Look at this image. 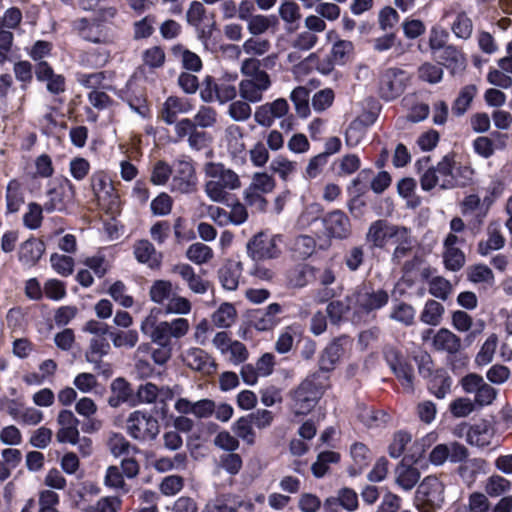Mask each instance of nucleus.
<instances>
[{"mask_svg": "<svg viewBox=\"0 0 512 512\" xmlns=\"http://www.w3.org/2000/svg\"><path fill=\"white\" fill-rule=\"evenodd\" d=\"M260 67L261 61L255 57L245 58L241 62L240 72L243 79L239 82L238 91L240 97L247 102H261L272 86L270 75Z\"/></svg>", "mask_w": 512, "mask_h": 512, "instance_id": "f257e3e1", "label": "nucleus"}, {"mask_svg": "<svg viewBox=\"0 0 512 512\" xmlns=\"http://www.w3.org/2000/svg\"><path fill=\"white\" fill-rule=\"evenodd\" d=\"M159 313L158 308H152L140 324L142 334L147 336L151 342L171 345L172 339H181L188 334L190 324L186 318L158 321Z\"/></svg>", "mask_w": 512, "mask_h": 512, "instance_id": "f03ea898", "label": "nucleus"}, {"mask_svg": "<svg viewBox=\"0 0 512 512\" xmlns=\"http://www.w3.org/2000/svg\"><path fill=\"white\" fill-rule=\"evenodd\" d=\"M204 173L207 179L204 184V191L212 202L226 203L229 198V191L241 187L238 174L221 163H207L204 166Z\"/></svg>", "mask_w": 512, "mask_h": 512, "instance_id": "7ed1b4c3", "label": "nucleus"}, {"mask_svg": "<svg viewBox=\"0 0 512 512\" xmlns=\"http://www.w3.org/2000/svg\"><path fill=\"white\" fill-rule=\"evenodd\" d=\"M324 392L320 377L313 376L304 380L293 395V411L297 415L308 414L317 404Z\"/></svg>", "mask_w": 512, "mask_h": 512, "instance_id": "20e7f679", "label": "nucleus"}, {"mask_svg": "<svg viewBox=\"0 0 512 512\" xmlns=\"http://www.w3.org/2000/svg\"><path fill=\"white\" fill-rule=\"evenodd\" d=\"M444 491L445 486L437 476L425 477L416 490V506L424 512L441 507L445 500Z\"/></svg>", "mask_w": 512, "mask_h": 512, "instance_id": "39448f33", "label": "nucleus"}, {"mask_svg": "<svg viewBox=\"0 0 512 512\" xmlns=\"http://www.w3.org/2000/svg\"><path fill=\"white\" fill-rule=\"evenodd\" d=\"M126 431L137 441H153L160 432V426L151 414L136 410L126 420Z\"/></svg>", "mask_w": 512, "mask_h": 512, "instance_id": "423d86ee", "label": "nucleus"}, {"mask_svg": "<svg viewBox=\"0 0 512 512\" xmlns=\"http://www.w3.org/2000/svg\"><path fill=\"white\" fill-rule=\"evenodd\" d=\"M347 299L354 304L356 311L368 313L384 307L388 303L389 295L385 290H375L364 285L358 287Z\"/></svg>", "mask_w": 512, "mask_h": 512, "instance_id": "0eeeda50", "label": "nucleus"}, {"mask_svg": "<svg viewBox=\"0 0 512 512\" xmlns=\"http://www.w3.org/2000/svg\"><path fill=\"white\" fill-rule=\"evenodd\" d=\"M75 198V187L68 179L56 183L47 192V201L44 203V210L47 212L66 210Z\"/></svg>", "mask_w": 512, "mask_h": 512, "instance_id": "6e6552de", "label": "nucleus"}, {"mask_svg": "<svg viewBox=\"0 0 512 512\" xmlns=\"http://www.w3.org/2000/svg\"><path fill=\"white\" fill-rule=\"evenodd\" d=\"M404 227L391 224L385 220H377L371 223L366 234V241L372 247L384 248L388 243H393L397 237H402Z\"/></svg>", "mask_w": 512, "mask_h": 512, "instance_id": "1a4fd4ad", "label": "nucleus"}, {"mask_svg": "<svg viewBox=\"0 0 512 512\" xmlns=\"http://www.w3.org/2000/svg\"><path fill=\"white\" fill-rule=\"evenodd\" d=\"M171 191L181 194L196 190L197 177L193 164L187 160H178L172 169Z\"/></svg>", "mask_w": 512, "mask_h": 512, "instance_id": "9d476101", "label": "nucleus"}, {"mask_svg": "<svg viewBox=\"0 0 512 512\" xmlns=\"http://www.w3.org/2000/svg\"><path fill=\"white\" fill-rule=\"evenodd\" d=\"M289 111L288 101L284 98H277L256 107L254 121L261 127L270 128L277 119L284 118Z\"/></svg>", "mask_w": 512, "mask_h": 512, "instance_id": "9b49d317", "label": "nucleus"}, {"mask_svg": "<svg viewBox=\"0 0 512 512\" xmlns=\"http://www.w3.org/2000/svg\"><path fill=\"white\" fill-rule=\"evenodd\" d=\"M278 241L276 236L259 233L248 242V255L256 261L274 258L279 254Z\"/></svg>", "mask_w": 512, "mask_h": 512, "instance_id": "f8f14e48", "label": "nucleus"}, {"mask_svg": "<svg viewBox=\"0 0 512 512\" xmlns=\"http://www.w3.org/2000/svg\"><path fill=\"white\" fill-rule=\"evenodd\" d=\"M408 81L407 73L398 68H389L385 70L380 78L381 96L390 100L400 95Z\"/></svg>", "mask_w": 512, "mask_h": 512, "instance_id": "ddd939ff", "label": "nucleus"}, {"mask_svg": "<svg viewBox=\"0 0 512 512\" xmlns=\"http://www.w3.org/2000/svg\"><path fill=\"white\" fill-rule=\"evenodd\" d=\"M324 234L328 238L345 239L351 234V223L341 210H334L322 218Z\"/></svg>", "mask_w": 512, "mask_h": 512, "instance_id": "4468645a", "label": "nucleus"}, {"mask_svg": "<svg viewBox=\"0 0 512 512\" xmlns=\"http://www.w3.org/2000/svg\"><path fill=\"white\" fill-rule=\"evenodd\" d=\"M59 429L56 433V439L60 443H70L75 445L79 437V420L70 410H61L57 416Z\"/></svg>", "mask_w": 512, "mask_h": 512, "instance_id": "2eb2a0df", "label": "nucleus"}, {"mask_svg": "<svg viewBox=\"0 0 512 512\" xmlns=\"http://www.w3.org/2000/svg\"><path fill=\"white\" fill-rule=\"evenodd\" d=\"M281 312V306L277 303H272L264 310L254 311L250 316V325L258 331L271 330L279 323L277 316Z\"/></svg>", "mask_w": 512, "mask_h": 512, "instance_id": "dca6fc26", "label": "nucleus"}, {"mask_svg": "<svg viewBox=\"0 0 512 512\" xmlns=\"http://www.w3.org/2000/svg\"><path fill=\"white\" fill-rule=\"evenodd\" d=\"M74 30L85 40L94 43H109L111 38L103 32L102 26L85 18L77 19L73 24Z\"/></svg>", "mask_w": 512, "mask_h": 512, "instance_id": "f3484780", "label": "nucleus"}, {"mask_svg": "<svg viewBox=\"0 0 512 512\" xmlns=\"http://www.w3.org/2000/svg\"><path fill=\"white\" fill-rule=\"evenodd\" d=\"M184 363L193 370L204 374L215 371V363L211 357L200 348H190L183 354Z\"/></svg>", "mask_w": 512, "mask_h": 512, "instance_id": "a211bd4d", "label": "nucleus"}, {"mask_svg": "<svg viewBox=\"0 0 512 512\" xmlns=\"http://www.w3.org/2000/svg\"><path fill=\"white\" fill-rule=\"evenodd\" d=\"M439 63L445 66L452 74L462 73L467 66L465 55L456 46H446L437 56Z\"/></svg>", "mask_w": 512, "mask_h": 512, "instance_id": "6ab92c4d", "label": "nucleus"}, {"mask_svg": "<svg viewBox=\"0 0 512 512\" xmlns=\"http://www.w3.org/2000/svg\"><path fill=\"white\" fill-rule=\"evenodd\" d=\"M92 189L100 204H114L116 194L111 180L103 172L92 176Z\"/></svg>", "mask_w": 512, "mask_h": 512, "instance_id": "aec40b11", "label": "nucleus"}, {"mask_svg": "<svg viewBox=\"0 0 512 512\" xmlns=\"http://www.w3.org/2000/svg\"><path fill=\"white\" fill-rule=\"evenodd\" d=\"M374 121L375 115L367 113L351 122L345 133L346 145L350 148L358 146L365 136V126L373 124Z\"/></svg>", "mask_w": 512, "mask_h": 512, "instance_id": "412c9836", "label": "nucleus"}, {"mask_svg": "<svg viewBox=\"0 0 512 512\" xmlns=\"http://www.w3.org/2000/svg\"><path fill=\"white\" fill-rule=\"evenodd\" d=\"M432 347L439 352L455 354L461 348V340L450 330L441 328L432 337Z\"/></svg>", "mask_w": 512, "mask_h": 512, "instance_id": "4be33fe9", "label": "nucleus"}, {"mask_svg": "<svg viewBox=\"0 0 512 512\" xmlns=\"http://www.w3.org/2000/svg\"><path fill=\"white\" fill-rule=\"evenodd\" d=\"M193 109L189 100L170 96L166 99L162 108V119L167 124H173L179 114H187Z\"/></svg>", "mask_w": 512, "mask_h": 512, "instance_id": "5701e85b", "label": "nucleus"}, {"mask_svg": "<svg viewBox=\"0 0 512 512\" xmlns=\"http://www.w3.org/2000/svg\"><path fill=\"white\" fill-rule=\"evenodd\" d=\"M225 142L233 158H243L246 150L243 130L240 126L230 125L225 130Z\"/></svg>", "mask_w": 512, "mask_h": 512, "instance_id": "b1692460", "label": "nucleus"}, {"mask_svg": "<svg viewBox=\"0 0 512 512\" xmlns=\"http://www.w3.org/2000/svg\"><path fill=\"white\" fill-rule=\"evenodd\" d=\"M271 48V43L267 39L251 37L244 41L242 47L237 45H229L228 50H231L236 57H239L241 51L249 56H262L266 54Z\"/></svg>", "mask_w": 512, "mask_h": 512, "instance_id": "393cba45", "label": "nucleus"}, {"mask_svg": "<svg viewBox=\"0 0 512 512\" xmlns=\"http://www.w3.org/2000/svg\"><path fill=\"white\" fill-rule=\"evenodd\" d=\"M134 255L139 262L150 268L159 267L162 260L161 253L148 240H140L134 245Z\"/></svg>", "mask_w": 512, "mask_h": 512, "instance_id": "a878e982", "label": "nucleus"}, {"mask_svg": "<svg viewBox=\"0 0 512 512\" xmlns=\"http://www.w3.org/2000/svg\"><path fill=\"white\" fill-rule=\"evenodd\" d=\"M44 253V245L35 240L28 239L19 248V261L26 267L34 266Z\"/></svg>", "mask_w": 512, "mask_h": 512, "instance_id": "bb28decb", "label": "nucleus"}, {"mask_svg": "<svg viewBox=\"0 0 512 512\" xmlns=\"http://www.w3.org/2000/svg\"><path fill=\"white\" fill-rule=\"evenodd\" d=\"M420 479V472L416 467L400 463L395 469V482L405 491L414 488Z\"/></svg>", "mask_w": 512, "mask_h": 512, "instance_id": "cd10ccee", "label": "nucleus"}, {"mask_svg": "<svg viewBox=\"0 0 512 512\" xmlns=\"http://www.w3.org/2000/svg\"><path fill=\"white\" fill-rule=\"evenodd\" d=\"M240 262L229 261L219 270V279L222 286L227 290H236L242 274Z\"/></svg>", "mask_w": 512, "mask_h": 512, "instance_id": "c85d7f7f", "label": "nucleus"}, {"mask_svg": "<svg viewBox=\"0 0 512 512\" xmlns=\"http://www.w3.org/2000/svg\"><path fill=\"white\" fill-rule=\"evenodd\" d=\"M346 338H339L332 341L323 351L320 359L321 368L331 370L344 354Z\"/></svg>", "mask_w": 512, "mask_h": 512, "instance_id": "c756f323", "label": "nucleus"}, {"mask_svg": "<svg viewBox=\"0 0 512 512\" xmlns=\"http://www.w3.org/2000/svg\"><path fill=\"white\" fill-rule=\"evenodd\" d=\"M36 76L39 80L47 82V89L52 93L64 91L65 81L61 75L54 74L46 62H40L36 69Z\"/></svg>", "mask_w": 512, "mask_h": 512, "instance_id": "7c9ffc66", "label": "nucleus"}, {"mask_svg": "<svg viewBox=\"0 0 512 512\" xmlns=\"http://www.w3.org/2000/svg\"><path fill=\"white\" fill-rule=\"evenodd\" d=\"M494 431L486 423L470 427L466 440L472 446L484 448L492 443Z\"/></svg>", "mask_w": 512, "mask_h": 512, "instance_id": "2f4dec72", "label": "nucleus"}, {"mask_svg": "<svg viewBox=\"0 0 512 512\" xmlns=\"http://www.w3.org/2000/svg\"><path fill=\"white\" fill-rule=\"evenodd\" d=\"M237 319V310L233 304L222 303L211 315L212 323L218 328H229Z\"/></svg>", "mask_w": 512, "mask_h": 512, "instance_id": "473e14b6", "label": "nucleus"}, {"mask_svg": "<svg viewBox=\"0 0 512 512\" xmlns=\"http://www.w3.org/2000/svg\"><path fill=\"white\" fill-rule=\"evenodd\" d=\"M174 271L185 280L189 288L198 294H203L207 290V283L197 274L188 264H181L174 268Z\"/></svg>", "mask_w": 512, "mask_h": 512, "instance_id": "72a5a7b5", "label": "nucleus"}, {"mask_svg": "<svg viewBox=\"0 0 512 512\" xmlns=\"http://www.w3.org/2000/svg\"><path fill=\"white\" fill-rule=\"evenodd\" d=\"M505 244L498 225H490L488 228V238L478 244V252L482 256L488 255L493 250L501 249Z\"/></svg>", "mask_w": 512, "mask_h": 512, "instance_id": "f704fd0d", "label": "nucleus"}, {"mask_svg": "<svg viewBox=\"0 0 512 512\" xmlns=\"http://www.w3.org/2000/svg\"><path fill=\"white\" fill-rule=\"evenodd\" d=\"M111 391L112 395L108 400L111 407H118L120 404L127 402L132 396L130 385L123 378H117L112 382Z\"/></svg>", "mask_w": 512, "mask_h": 512, "instance_id": "c9c22d12", "label": "nucleus"}, {"mask_svg": "<svg viewBox=\"0 0 512 512\" xmlns=\"http://www.w3.org/2000/svg\"><path fill=\"white\" fill-rule=\"evenodd\" d=\"M512 483L505 477L493 474L484 483V491L490 497H499L511 490Z\"/></svg>", "mask_w": 512, "mask_h": 512, "instance_id": "e433bc0d", "label": "nucleus"}, {"mask_svg": "<svg viewBox=\"0 0 512 512\" xmlns=\"http://www.w3.org/2000/svg\"><path fill=\"white\" fill-rule=\"evenodd\" d=\"M498 346V336L495 333L490 334L482 346L480 350L476 354L475 364L477 366H486L490 364L494 359V354L496 352Z\"/></svg>", "mask_w": 512, "mask_h": 512, "instance_id": "4c0bfd02", "label": "nucleus"}, {"mask_svg": "<svg viewBox=\"0 0 512 512\" xmlns=\"http://www.w3.org/2000/svg\"><path fill=\"white\" fill-rule=\"evenodd\" d=\"M444 311V306L441 303L428 300L420 314V320L427 325L437 326L442 321Z\"/></svg>", "mask_w": 512, "mask_h": 512, "instance_id": "58836bf2", "label": "nucleus"}, {"mask_svg": "<svg viewBox=\"0 0 512 512\" xmlns=\"http://www.w3.org/2000/svg\"><path fill=\"white\" fill-rule=\"evenodd\" d=\"M172 54L181 61L183 67L187 70L197 72L202 68L200 57L181 45L174 46L172 48Z\"/></svg>", "mask_w": 512, "mask_h": 512, "instance_id": "ea45409f", "label": "nucleus"}, {"mask_svg": "<svg viewBox=\"0 0 512 512\" xmlns=\"http://www.w3.org/2000/svg\"><path fill=\"white\" fill-rule=\"evenodd\" d=\"M280 18L288 26V30L297 27L301 18L300 7L292 1H283L278 8Z\"/></svg>", "mask_w": 512, "mask_h": 512, "instance_id": "a19ab883", "label": "nucleus"}, {"mask_svg": "<svg viewBox=\"0 0 512 512\" xmlns=\"http://www.w3.org/2000/svg\"><path fill=\"white\" fill-rule=\"evenodd\" d=\"M173 295L172 283L167 280H156L149 289V296L152 302L156 304H164Z\"/></svg>", "mask_w": 512, "mask_h": 512, "instance_id": "79ce46f5", "label": "nucleus"}, {"mask_svg": "<svg viewBox=\"0 0 512 512\" xmlns=\"http://www.w3.org/2000/svg\"><path fill=\"white\" fill-rule=\"evenodd\" d=\"M24 203L21 193V184L17 180H11L6 189V209L7 213H15L19 211Z\"/></svg>", "mask_w": 512, "mask_h": 512, "instance_id": "37998d69", "label": "nucleus"}, {"mask_svg": "<svg viewBox=\"0 0 512 512\" xmlns=\"http://www.w3.org/2000/svg\"><path fill=\"white\" fill-rule=\"evenodd\" d=\"M270 170L286 181L296 172L297 163L279 155L271 161Z\"/></svg>", "mask_w": 512, "mask_h": 512, "instance_id": "c03bdc74", "label": "nucleus"}, {"mask_svg": "<svg viewBox=\"0 0 512 512\" xmlns=\"http://www.w3.org/2000/svg\"><path fill=\"white\" fill-rule=\"evenodd\" d=\"M435 170L440 178V187L443 189L452 188L455 186L453 180L454 160L450 156H445L436 166Z\"/></svg>", "mask_w": 512, "mask_h": 512, "instance_id": "a18cd8bd", "label": "nucleus"}, {"mask_svg": "<svg viewBox=\"0 0 512 512\" xmlns=\"http://www.w3.org/2000/svg\"><path fill=\"white\" fill-rule=\"evenodd\" d=\"M340 459V455L334 451H324L321 452L316 461L312 464V473L315 477L321 478L323 477L328 469L329 464L337 463Z\"/></svg>", "mask_w": 512, "mask_h": 512, "instance_id": "49530a36", "label": "nucleus"}, {"mask_svg": "<svg viewBox=\"0 0 512 512\" xmlns=\"http://www.w3.org/2000/svg\"><path fill=\"white\" fill-rule=\"evenodd\" d=\"M115 348H133L139 340L136 330H118L109 333Z\"/></svg>", "mask_w": 512, "mask_h": 512, "instance_id": "de8ad7c7", "label": "nucleus"}, {"mask_svg": "<svg viewBox=\"0 0 512 512\" xmlns=\"http://www.w3.org/2000/svg\"><path fill=\"white\" fill-rule=\"evenodd\" d=\"M213 250L200 242L190 245L186 251L187 258L195 264H204L213 258Z\"/></svg>", "mask_w": 512, "mask_h": 512, "instance_id": "09e8293b", "label": "nucleus"}, {"mask_svg": "<svg viewBox=\"0 0 512 512\" xmlns=\"http://www.w3.org/2000/svg\"><path fill=\"white\" fill-rule=\"evenodd\" d=\"M475 410L476 404L468 397H458L449 404V411L455 418L468 417Z\"/></svg>", "mask_w": 512, "mask_h": 512, "instance_id": "8fccbe9b", "label": "nucleus"}, {"mask_svg": "<svg viewBox=\"0 0 512 512\" xmlns=\"http://www.w3.org/2000/svg\"><path fill=\"white\" fill-rule=\"evenodd\" d=\"M109 351L110 344L104 336L94 337L90 341L89 350L86 353V359L91 363H96L99 358L107 355Z\"/></svg>", "mask_w": 512, "mask_h": 512, "instance_id": "3c124183", "label": "nucleus"}, {"mask_svg": "<svg viewBox=\"0 0 512 512\" xmlns=\"http://www.w3.org/2000/svg\"><path fill=\"white\" fill-rule=\"evenodd\" d=\"M275 23L276 19L274 16L256 14L247 22V30L251 35H261L268 31Z\"/></svg>", "mask_w": 512, "mask_h": 512, "instance_id": "603ef678", "label": "nucleus"}, {"mask_svg": "<svg viewBox=\"0 0 512 512\" xmlns=\"http://www.w3.org/2000/svg\"><path fill=\"white\" fill-rule=\"evenodd\" d=\"M191 309V302L187 298L179 295H172L164 306V312L167 315H187L191 312Z\"/></svg>", "mask_w": 512, "mask_h": 512, "instance_id": "864d4df0", "label": "nucleus"}, {"mask_svg": "<svg viewBox=\"0 0 512 512\" xmlns=\"http://www.w3.org/2000/svg\"><path fill=\"white\" fill-rule=\"evenodd\" d=\"M251 102H247L244 99L233 101L228 107V115L231 119L237 122L247 121L252 114Z\"/></svg>", "mask_w": 512, "mask_h": 512, "instance_id": "5fc2aeb1", "label": "nucleus"}, {"mask_svg": "<svg viewBox=\"0 0 512 512\" xmlns=\"http://www.w3.org/2000/svg\"><path fill=\"white\" fill-rule=\"evenodd\" d=\"M235 434L247 444H253L255 441V432L253 423L249 416L240 417L233 425Z\"/></svg>", "mask_w": 512, "mask_h": 512, "instance_id": "6e6d98bb", "label": "nucleus"}, {"mask_svg": "<svg viewBox=\"0 0 512 512\" xmlns=\"http://www.w3.org/2000/svg\"><path fill=\"white\" fill-rule=\"evenodd\" d=\"M274 178L265 172H256L252 176L251 183L249 184L250 190H255L263 194L271 193L275 188Z\"/></svg>", "mask_w": 512, "mask_h": 512, "instance_id": "4d7b16f0", "label": "nucleus"}, {"mask_svg": "<svg viewBox=\"0 0 512 512\" xmlns=\"http://www.w3.org/2000/svg\"><path fill=\"white\" fill-rule=\"evenodd\" d=\"M476 94V87L474 85L465 86L456 98L452 107L453 113L456 115L464 114L470 106Z\"/></svg>", "mask_w": 512, "mask_h": 512, "instance_id": "13d9d810", "label": "nucleus"}, {"mask_svg": "<svg viewBox=\"0 0 512 512\" xmlns=\"http://www.w3.org/2000/svg\"><path fill=\"white\" fill-rule=\"evenodd\" d=\"M52 268L61 276L67 277L74 271V259L70 256L53 253L50 256Z\"/></svg>", "mask_w": 512, "mask_h": 512, "instance_id": "bf43d9fd", "label": "nucleus"}, {"mask_svg": "<svg viewBox=\"0 0 512 512\" xmlns=\"http://www.w3.org/2000/svg\"><path fill=\"white\" fill-rule=\"evenodd\" d=\"M498 395V390L486 383L475 394L472 400L476 404L477 409L490 406L494 403Z\"/></svg>", "mask_w": 512, "mask_h": 512, "instance_id": "052dcab7", "label": "nucleus"}, {"mask_svg": "<svg viewBox=\"0 0 512 512\" xmlns=\"http://www.w3.org/2000/svg\"><path fill=\"white\" fill-rule=\"evenodd\" d=\"M299 334V328L297 326L286 327L279 335L275 349L277 352L284 354L291 350L295 336Z\"/></svg>", "mask_w": 512, "mask_h": 512, "instance_id": "680f3d73", "label": "nucleus"}, {"mask_svg": "<svg viewBox=\"0 0 512 512\" xmlns=\"http://www.w3.org/2000/svg\"><path fill=\"white\" fill-rule=\"evenodd\" d=\"M354 46L352 42L347 40L337 41L331 51L332 60L336 64H345L353 53Z\"/></svg>", "mask_w": 512, "mask_h": 512, "instance_id": "e2e57ef3", "label": "nucleus"}, {"mask_svg": "<svg viewBox=\"0 0 512 512\" xmlns=\"http://www.w3.org/2000/svg\"><path fill=\"white\" fill-rule=\"evenodd\" d=\"M392 371L396 375L397 379L400 381L403 389L407 393H412L414 391V375H413V368L407 364L406 362H403L402 364L395 366Z\"/></svg>", "mask_w": 512, "mask_h": 512, "instance_id": "0e129e2a", "label": "nucleus"}, {"mask_svg": "<svg viewBox=\"0 0 512 512\" xmlns=\"http://www.w3.org/2000/svg\"><path fill=\"white\" fill-rule=\"evenodd\" d=\"M451 384V378L444 371H437L431 383L432 393L438 399H443L450 391Z\"/></svg>", "mask_w": 512, "mask_h": 512, "instance_id": "69168bd1", "label": "nucleus"}, {"mask_svg": "<svg viewBox=\"0 0 512 512\" xmlns=\"http://www.w3.org/2000/svg\"><path fill=\"white\" fill-rule=\"evenodd\" d=\"M121 499L116 496L103 497L96 504L84 508L85 512H117L121 506Z\"/></svg>", "mask_w": 512, "mask_h": 512, "instance_id": "338daca9", "label": "nucleus"}, {"mask_svg": "<svg viewBox=\"0 0 512 512\" xmlns=\"http://www.w3.org/2000/svg\"><path fill=\"white\" fill-rule=\"evenodd\" d=\"M203 512H236L235 496H224L209 502Z\"/></svg>", "mask_w": 512, "mask_h": 512, "instance_id": "774afa93", "label": "nucleus"}]
</instances>
